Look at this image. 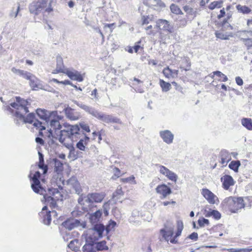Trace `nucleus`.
I'll return each instance as SVG.
<instances>
[{
    "label": "nucleus",
    "instance_id": "obj_60",
    "mask_svg": "<svg viewBox=\"0 0 252 252\" xmlns=\"http://www.w3.org/2000/svg\"><path fill=\"white\" fill-rule=\"evenodd\" d=\"M57 0H51L49 3V6L45 9V12L49 13L53 11V8L51 7L52 3H56Z\"/></svg>",
    "mask_w": 252,
    "mask_h": 252
},
{
    "label": "nucleus",
    "instance_id": "obj_45",
    "mask_svg": "<svg viewBox=\"0 0 252 252\" xmlns=\"http://www.w3.org/2000/svg\"><path fill=\"white\" fill-rule=\"evenodd\" d=\"M154 19L153 15L143 16L141 18L142 25L148 24L150 21Z\"/></svg>",
    "mask_w": 252,
    "mask_h": 252
},
{
    "label": "nucleus",
    "instance_id": "obj_33",
    "mask_svg": "<svg viewBox=\"0 0 252 252\" xmlns=\"http://www.w3.org/2000/svg\"><path fill=\"white\" fill-rule=\"evenodd\" d=\"M51 211H49L48 212H46V214H44V215H40L41 217H43V222L46 225H50L51 221ZM52 213L56 214V212L55 211H52Z\"/></svg>",
    "mask_w": 252,
    "mask_h": 252
},
{
    "label": "nucleus",
    "instance_id": "obj_9",
    "mask_svg": "<svg viewBox=\"0 0 252 252\" xmlns=\"http://www.w3.org/2000/svg\"><path fill=\"white\" fill-rule=\"evenodd\" d=\"M105 197L103 192L89 193L85 197L86 203L92 204L94 203H100Z\"/></svg>",
    "mask_w": 252,
    "mask_h": 252
},
{
    "label": "nucleus",
    "instance_id": "obj_59",
    "mask_svg": "<svg viewBox=\"0 0 252 252\" xmlns=\"http://www.w3.org/2000/svg\"><path fill=\"white\" fill-rule=\"evenodd\" d=\"M80 194H81V195L78 199V202L80 205H84L85 204V202H85L86 198H85V197L86 196H83V194L82 193Z\"/></svg>",
    "mask_w": 252,
    "mask_h": 252
},
{
    "label": "nucleus",
    "instance_id": "obj_49",
    "mask_svg": "<svg viewBox=\"0 0 252 252\" xmlns=\"http://www.w3.org/2000/svg\"><path fill=\"white\" fill-rule=\"evenodd\" d=\"M14 7H12V10L9 13V16L10 17H14L15 18L18 16V14L20 11V4L19 3H18V5L17 6V8L15 11V12L14 11Z\"/></svg>",
    "mask_w": 252,
    "mask_h": 252
},
{
    "label": "nucleus",
    "instance_id": "obj_32",
    "mask_svg": "<svg viewBox=\"0 0 252 252\" xmlns=\"http://www.w3.org/2000/svg\"><path fill=\"white\" fill-rule=\"evenodd\" d=\"M68 247L72 251L76 252L80 247V244L78 239H75L71 241L68 245Z\"/></svg>",
    "mask_w": 252,
    "mask_h": 252
},
{
    "label": "nucleus",
    "instance_id": "obj_57",
    "mask_svg": "<svg viewBox=\"0 0 252 252\" xmlns=\"http://www.w3.org/2000/svg\"><path fill=\"white\" fill-rule=\"evenodd\" d=\"M194 241H196L198 239V234L196 232H193L187 238Z\"/></svg>",
    "mask_w": 252,
    "mask_h": 252
},
{
    "label": "nucleus",
    "instance_id": "obj_51",
    "mask_svg": "<svg viewBox=\"0 0 252 252\" xmlns=\"http://www.w3.org/2000/svg\"><path fill=\"white\" fill-rule=\"evenodd\" d=\"M162 72L164 75L167 78H170L172 76V70L170 69L168 67L165 68L163 70Z\"/></svg>",
    "mask_w": 252,
    "mask_h": 252
},
{
    "label": "nucleus",
    "instance_id": "obj_3",
    "mask_svg": "<svg viewBox=\"0 0 252 252\" xmlns=\"http://www.w3.org/2000/svg\"><path fill=\"white\" fill-rule=\"evenodd\" d=\"M16 102H12L10 106L16 109L14 116L17 118L15 120L16 124H19V121L24 123L33 124L36 119H35V114L33 113H29L26 117L24 115L29 112L28 105L31 104L28 100H25L19 96L16 97Z\"/></svg>",
    "mask_w": 252,
    "mask_h": 252
},
{
    "label": "nucleus",
    "instance_id": "obj_23",
    "mask_svg": "<svg viewBox=\"0 0 252 252\" xmlns=\"http://www.w3.org/2000/svg\"><path fill=\"white\" fill-rule=\"evenodd\" d=\"M95 243L92 240L89 241V239L86 238V244L83 247L84 252H96Z\"/></svg>",
    "mask_w": 252,
    "mask_h": 252
},
{
    "label": "nucleus",
    "instance_id": "obj_54",
    "mask_svg": "<svg viewBox=\"0 0 252 252\" xmlns=\"http://www.w3.org/2000/svg\"><path fill=\"white\" fill-rule=\"evenodd\" d=\"M38 166L39 168L43 170V174H46L48 169V166L44 164V162L42 163H38Z\"/></svg>",
    "mask_w": 252,
    "mask_h": 252
},
{
    "label": "nucleus",
    "instance_id": "obj_21",
    "mask_svg": "<svg viewBox=\"0 0 252 252\" xmlns=\"http://www.w3.org/2000/svg\"><path fill=\"white\" fill-rule=\"evenodd\" d=\"M201 193L210 204H214L215 203L214 194L207 189H202Z\"/></svg>",
    "mask_w": 252,
    "mask_h": 252
},
{
    "label": "nucleus",
    "instance_id": "obj_18",
    "mask_svg": "<svg viewBox=\"0 0 252 252\" xmlns=\"http://www.w3.org/2000/svg\"><path fill=\"white\" fill-rule=\"evenodd\" d=\"M160 136L163 141L168 144H171L174 139V135L168 130L160 131Z\"/></svg>",
    "mask_w": 252,
    "mask_h": 252
},
{
    "label": "nucleus",
    "instance_id": "obj_52",
    "mask_svg": "<svg viewBox=\"0 0 252 252\" xmlns=\"http://www.w3.org/2000/svg\"><path fill=\"white\" fill-rule=\"evenodd\" d=\"M168 179L175 183H176L178 179V176L173 172L171 171L168 175Z\"/></svg>",
    "mask_w": 252,
    "mask_h": 252
},
{
    "label": "nucleus",
    "instance_id": "obj_42",
    "mask_svg": "<svg viewBox=\"0 0 252 252\" xmlns=\"http://www.w3.org/2000/svg\"><path fill=\"white\" fill-rule=\"evenodd\" d=\"M191 19H193V17H189V16H186V18H184L179 20V26L180 27L186 26L188 24L189 21H191Z\"/></svg>",
    "mask_w": 252,
    "mask_h": 252
},
{
    "label": "nucleus",
    "instance_id": "obj_39",
    "mask_svg": "<svg viewBox=\"0 0 252 252\" xmlns=\"http://www.w3.org/2000/svg\"><path fill=\"white\" fill-rule=\"evenodd\" d=\"M159 84L163 92H167L170 90L171 88V84L169 83L166 82L163 80H160Z\"/></svg>",
    "mask_w": 252,
    "mask_h": 252
},
{
    "label": "nucleus",
    "instance_id": "obj_55",
    "mask_svg": "<svg viewBox=\"0 0 252 252\" xmlns=\"http://www.w3.org/2000/svg\"><path fill=\"white\" fill-rule=\"evenodd\" d=\"M123 194V192L122 190V188L117 189L113 193V197H117L118 198V196H121Z\"/></svg>",
    "mask_w": 252,
    "mask_h": 252
},
{
    "label": "nucleus",
    "instance_id": "obj_25",
    "mask_svg": "<svg viewBox=\"0 0 252 252\" xmlns=\"http://www.w3.org/2000/svg\"><path fill=\"white\" fill-rule=\"evenodd\" d=\"M144 3L154 9H156L157 7H165L164 3L161 0H146L144 1Z\"/></svg>",
    "mask_w": 252,
    "mask_h": 252
},
{
    "label": "nucleus",
    "instance_id": "obj_58",
    "mask_svg": "<svg viewBox=\"0 0 252 252\" xmlns=\"http://www.w3.org/2000/svg\"><path fill=\"white\" fill-rule=\"evenodd\" d=\"M243 40L245 45L248 46H252V38H243Z\"/></svg>",
    "mask_w": 252,
    "mask_h": 252
},
{
    "label": "nucleus",
    "instance_id": "obj_46",
    "mask_svg": "<svg viewBox=\"0 0 252 252\" xmlns=\"http://www.w3.org/2000/svg\"><path fill=\"white\" fill-rule=\"evenodd\" d=\"M213 75L211 77L212 78H213L214 75H216L219 77H222V78H223L222 81L223 82H226L228 80L227 77L220 71H214V72H213Z\"/></svg>",
    "mask_w": 252,
    "mask_h": 252
},
{
    "label": "nucleus",
    "instance_id": "obj_11",
    "mask_svg": "<svg viewBox=\"0 0 252 252\" xmlns=\"http://www.w3.org/2000/svg\"><path fill=\"white\" fill-rule=\"evenodd\" d=\"M66 182V185L68 186V188L70 189V191H74L78 195L81 193L82 189L76 177H72Z\"/></svg>",
    "mask_w": 252,
    "mask_h": 252
},
{
    "label": "nucleus",
    "instance_id": "obj_17",
    "mask_svg": "<svg viewBox=\"0 0 252 252\" xmlns=\"http://www.w3.org/2000/svg\"><path fill=\"white\" fill-rule=\"evenodd\" d=\"M221 181L222 182L223 188L227 190L230 186L234 185L235 182L233 178L228 175H225L220 178Z\"/></svg>",
    "mask_w": 252,
    "mask_h": 252
},
{
    "label": "nucleus",
    "instance_id": "obj_12",
    "mask_svg": "<svg viewBox=\"0 0 252 252\" xmlns=\"http://www.w3.org/2000/svg\"><path fill=\"white\" fill-rule=\"evenodd\" d=\"M156 27L160 30L167 32L169 33L172 32L173 27L167 20L158 19L156 22Z\"/></svg>",
    "mask_w": 252,
    "mask_h": 252
},
{
    "label": "nucleus",
    "instance_id": "obj_61",
    "mask_svg": "<svg viewBox=\"0 0 252 252\" xmlns=\"http://www.w3.org/2000/svg\"><path fill=\"white\" fill-rule=\"evenodd\" d=\"M80 125L83 130L88 132L90 131L89 126L88 125L84 123H80Z\"/></svg>",
    "mask_w": 252,
    "mask_h": 252
},
{
    "label": "nucleus",
    "instance_id": "obj_41",
    "mask_svg": "<svg viewBox=\"0 0 252 252\" xmlns=\"http://www.w3.org/2000/svg\"><path fill=\"white\" fill-rule=\"evenodd\" d=\"M184 11L188 14L189 17H194L195 16L194 11L191 7L189 5H185L183 7Z\"/></svg>",
    "mask_w": 252,
    "mask_h": 252
},
{
    "label": "nucleus",
    "instance_id": "obj_30",
    "mask_svg": "<svg viewBox=\"0 0 252 252\" xmlns=\"http://www.w3.org/2000/svg\"><path fill=\"white\" fill-rule=\"evenodd\" d=\"M236 198L233 197H229L226 198L222 202V204L226 208H228L229 210H231L233 205L235 204V201Z\"/></svg>",
    "mask_w": 252,
    "mask_h": 252
},
{
    "label": "nucleus",
    "instance_id": "obj_63",
    "mask_svg": "<svg viewBox=\"0 0 252 252\" xmlns=\"http://www.w3.org/2000/svg\"><path fill=\"white\" fill-rule=\"evenodd\" d=\"M35 140L37 143L41 145H43L44 144V141L40 137H36Z\"/></svg>",
    "mask_w": 252,
    "mask_h": 252
},
{
    "label": "nucleus",
    "instance_id": "obj_27",
    "mask_svg": "<svg viewBox=\"0 0 252 252\" xmlns=\"http://www.w3.org/2000/svg\"><path fill=\"white\" fill-rule=\"evenodd\" d=\"M29 80L30 85L33 90L41 89L42 88L43 86L40 81L34 75H32Z\"/></svg>",
    "mask_w": 252,
    "mask_h": 252
},
{
    "label": "nucleus",
    "instance_id": "obj_2",
    "mask_svg": "<svg viewBox=\"0 0 252 252\" xmlns=\"http://www.w3.org/2000/svg\"><path fill=\"white\" fill-rule=\"evenodd\" d=\"M59 116H57L52 117L49 122V125H47L49 126V129H48L49 137L51 136L53 138L58 140L61 143L63 142L67 137L77 134V132L80 129L78 125H68L67 127H65L66 128L62 129V126L57 120Z\"/></svg>",
    "mask_w": 252,
    "mask_h": 252
},
{
    "label": "nucleus",
    "instance_id": "obj_14",
    "mask_svg": "<svg viewBox=\"0 0 252 252\" xmlns=\"http://www.w3.org/2000/svg\"><path fill=\"white\" fill-rule=\"evenodd\" d=\"M156 192L162 195L161 199L165 198L167 195L172 193L171 189L165 184L158 185L156 189Z\"/></svg>",
    "mask_w": 252,
    "mask_h": 252
},
{
    "label": "nucleus",
    "instance_id": "obj_13",
    "mask_svg": "<svg viewBox=\"0 0 252 252\" xmlns=\"http://www.w3.org/2000/svg\"><path fill=\"white\" fill-rule=\"evenodd\" d=\"M66 117L71 121L78 120L80 117V113L75 111L74 109L67 106L63 109Z\"/></svg>",
    "mask_w": 252,
    "mask_h": 252
},
{
    "label": "nucleus",
    "instance_id": "obj_37",
    "mask_svg": "<svg viewBox=\"0 0 252 252\" xmlns=\"http://www.w3.org/2000/svg\"><path fill=\"white\" fill-rule=\"evenodd\" d=\"M82 131H81V133ZM84 133H81L80 137L83 136ZM80 140L76 144V147L79 149L81 151H85L86 149V146L87 145L86 143H85V141H83L82 138H80Z\"/></svg>",
    "mask_w": 252,
    "mask_h": 252
},
{
    "label": "nucleus",
    "instance_id": "obj_43",
    "mask_svg": "<svg viewBox=\"0 0 252 252\" xmlns=\"http://www.w3.org/2000/svg\"><path fill=\"white\" fill-rule=\"evenodd\" d=\"M116 225V222L112 220H110L109 221L108 223L106 226V227H105V230H106V232L107 234H108L111 229L113 228Z\"/></svg>",
    "mask_w": 252,
    "mask_h": 252
},
{
    "label": "nucleus",
    "instance_id": "obj_64",
    "mask_svg": "<svg viewBox=\"0 0 252 252\" xmlns=\"http://www.w3.org/2000/svg\"><path fill=\"white\" fill-rule=\"evenodd\" d=\"M225 15V11L224 8H223L222 9H221L220 10V13L219 15H218V18L219 19H220L221 18L223 17Z\"/></svg>",
    "mask_w": 252,
    "mask_h": 252
},
{
    "label": "nucleus",
    "instance_id": "obj_29",
    "mask_svg": "<svg viewBox=\"0 0 252 252\" xmlns=\"http://www.w3.org/2000/svg\"><path fill=\"white\" fill-rule=\"evenodd\" d=\"M206 217H213L215 219L218 220L221 218L220 213L217 210L209 209V210H205L204 213Z\"/></svg>",
    "mask_w": 252,
    "mask_h": 252
},
{
    "label": "nucleus",
    "instance_id": "obj_56",
    "mask_svg": "<svg viewBox=\"0 0 252 252\" xmlns=\"http://www.w3.org/2000/svg\"><path fill=\"white\" fill-rule=\"evenodd\" d=\"M216 36L217 38L221 39H228V38L227 37L226 35H224L222 32H216Z\"/></svg>",
    "mask_w": 252,
    "mask_h": 252
},
{
    "label": "nucleus",
    "instance_id": "obj_20",
    "mask_svg": "<svg viewBox=\"0 0 252 252\" xmlns=\"http://www.w3.org/2000/svg\"><path fill=\"white\" fill-rule=\"evenodd\" d=\"M245 207L244 200L242 197L236 198L235 201V204L233 205V207L231 209L230 211L232 213H237L240 210Z\"/></svg>",
    "mask_w": 252,
    "mask_h": 252
},
{
    "label": "nucleus",
    "instance_id": "obj_50",
    "mask_svg": "<svg viewBox=\"0 0 252 252\" xmlns=\"http://www.w3.org/2000/svg\"><path fill=\"white\" fill-rule=\"evenodd\" d=\"M156 166L158 169V171L162 175L165 174L166 171H167L168 169L163 165L159 164H156Z\"/></svg>",
    "mask_w": 252,
    "mask_h": 252
},
{
    "label": "nucleus",
    "instance_id": "obj_48",
    "mask_svg": "<svg viewBox=\"0 0 252 252\" xmlns=\"http://www.w3.org/2000/svg\"><path fill=\"white\" fill-rule=\"evenodd\" d=\"M170 9L172 13L176 14H179L180 13H182V11L179 7L174 4H172L170 5Z\"/></svg>",
    "mask_w": 252,
    "mask_h": 252
},
{
    "label": "nucleus",
    "instance_id": "obj_5",
    "mask_svg": "<svg viewBox=\"0 0 252 252\" xmlns=\"http://www.w3.org/2000/svg\"><path fill=\"white\" fill-rule=\"evenodd\" d=\"M81 130L79 129V131L77 132V134L72 135L71 136L67 137L63 140V142H61L64 147L67 148L69 150V155L68 158L70 159L71 160H74L78 158L79 152L76 151L74 147L73 146V141H76L78 138H80Z\"/></svg>",
    "mask_w": 252,
    "mask_h": 252
},
{
    "label": "nucleus",
    "instance_id": "obj_7",
    "mask_svg": "<svg viewBox=\"0 0 252 252\" xmlns=\"http://www.w3.org/2000/svg\"><path fill=\"white\" fill-rule=\"evenodd\" d=\"M105 230V226L102 224L94 225L90 231L92 234L87 237L89 241L92 240L95 243L99 238H102V234Z\"/></svg>",
    "mask_w": 252,
    "mask_h": 252
},
{
    "label": "nucleus",
    "instance_id": "obj_24",
    "mask_svg": "<svg viewBox=\"0 0 252 252\" xmlns=\"http://www.w3.org/2000/svg\"><path fill=\"white\" fill-rule=\"evenodd\" d=\"M183 223L181 220H178L177 221V231L176 232L175 236L173 238H169V241L170 243L172 244H176L178 241L176 238L181 235L182 231L183 229Z\"/></svg>",
    "mask_w": 252,
    "mask_h": 252
},
{
    "label": "nucleus",
    "instance_id": "obj_15",
    "mask_svg": "<svg viewBox=\"0 0 252 252\" xmlns=\"http://www.w3.org/2000/svg\"><path fill=\"white\" fill-rule=\"evenodd\" d=\"M99 120L109 124V123H117V124H122L120 119L113 116L112 115H107L104 113H101Z\"/></svg>",
    "mask_w": 252,
    "mask_h": 252
},
{
    "label": "nucleus",
    "instance_id": "obj_22",
    "mask_svg": "<svg viewBox=\"0 0 252 252\" xmlns=\"http://www.w3.org/2000/svg\"><path fill=\"white\" fill-rule=\"evenodd\" d=\"M56 68L54 70L53 73L62 72L65 73V70L64 69V65L62 57L60 55L57 56Z\"/></svg>",
    "mask_w": 252,
    "mask_h": 252
},
{
    "label": "nucleus",
    "instance_id": "obj_47",
    "mask_svg": "<svg viewBox=\"0 0 252 252\" xmlns=\"http://www.w3.org/2000/svg\"><path fill=\"white\" fill-rule=\"evenodd\" d=\"M198 224L200 227H204L205 225H208L209 224V221L208 219L202 218L199 219L198 221Z\"/></svg>",
    "mask_w": 252,
    "mask_h": 252
},
{
    "label": "nucleus",
    "instance_id": "obj_44",
    "mask_svg": "<svg viewBox=\"0 0 252 252\" xmlns=\"http://www.w3.org/2000/svg\"><path fill=\"white\" fill-rule=\"evenodd\" d=\"M222 29L223 30H232L233 27L229 23L227 20H224L222 22Z\"/></svg>",
    "mask_w": 252,
    "mask_h": 252
},
{
    "label": "nucleus",
    "instance_id": "obj_36",
    "mask_svg": "<svg viewBox=\"0 0 252 252\" xmlns=\"http://www.w3.org/2000/svg\"><path fill=\"white\" fill-rule=\"evenodd\" d=\"M241 165V163L239 160H233L230 162L228 167L231 170H233L235 172L238 171L239 166Z\"/></svg>",
    "mask_w": 252,
    "mask_h": 252
},
{
    "label": "nucleus",
    "instance_id": "obj_26",
    "mask_svg": "<svg viewBox=\"0 0 252 252\" xmlns=\"http://www.w3.org/2000/svg\"><path fill=\"white\" fill-rule=\"evenodd\" d=\"M221 158L220 163L226 166L227 163L231 159V157L228 151L225 150H221L220 152Z\"/></svg>",
    "mask_w": 252,
    "mask_h": 252
},
{
    "label": "nucleus",
    "instance_id": "obj_1",
    "mask_svg": "<svg viewBox=\"0 0 252 252\" xmlns=\"http://www.w3.org/2000/svg\"><path fill=\"white\" fill-rule=\"evenodd\" d=\"M28 177L32 181L31 188L33 191L36 193L43 195L44 200L50 207L55 208L57 205L56 201L63 200V196L58 189L49 188H48L49 194L46 193V190L41 185L39 180L41 174L39 171H36L33 176H32L31 172Z\"/></svg>",
    "mask_w": 252,
    "mask_h": 252
},
{
    "label": "nucleus",
    "instance_id": "obj_16",
    "mask_svg": "<svg viewBox=\"0 0 252 252\" xmlns=\"http://www.w3.org/2000/svg\"><path fill=\"white\" fill-rule=\"evenodd\" d=\"M65 73L71 80H76L78 82L83 81V77L82 75L77 70H70L68 69H65Z\"/></svg>",
    "mask_w": 252,
    "mask_h": 252
},
{
    "label": "nucleus",
    "instance_id": "obj_19",
    "mask_svg": "<svg viewBox=\"0 0 252 252\" xmlns=\"http://www.w3.org/2000/svg\"><path fill=\"white\" fill-rule=\"evenodd\" d=\"M102 211L98 210L90 215V222L92 223L93 226H94V225L99 224L98 222L102 216Z\"/></svg>",
    "mask_w": 252,
    "mask_h": 252
},
{
    "label": "nucleus",
    "instance_id": "obj_38",
    "mask_svg": "<svg viewBox=\"0 0 252 252\" xmlns=\"http://www.w3.org/2000/svg\"><path fill=\"white\" fill-rule=\"evenodd\" d=\"M95 247L96 250L99 251H101L103 250H108V248L106 245V242L105 241H102L99 242H97V241L95 243Z\"/></svg>",
    "mask_w": 252,
    "mask_h": 252
},
{
    "label": "nucleus",
    "instance_id": "obj_53",
    "mask_svg": "<svg viewBox=\"0 0 252 252\" xmlns=\"http://www.w3.org/2000/svg\"><path fill=\"white\" fill-rule=\"evenodd\" d=\"M52 81L56 83L62 84H63L65 85H72V83L69 80H68L60 81L58 80H57V79L54 78L52 79Z\"/></svg>",
    "mask_w": 252,
    "mask_h": 252
},
{
    "label": "nucleus",
    "instance_id": "obj_28",
    "mask_svg": "<svg viewBox=\"0 0 252 252\" xmlns=\"http://www.w3.org/2000/svg\"><path fill=\"white\" fill-rule=\"evenodd\" d=\"M11 71L13 73L17 74L20 75V76H22L23 78H25L27 80H30V79L32 75V74L30 72H28L26 71H24L23 70L16 69L15 67H12L11 69Z\"/></svg>",
    "mask_w": 252,
    "mask_h": 252
},
{
    "label": "nucleus",
    "instance_id": "obj_8",
    "mask_svg": "<svg viewBox=\"0 0 252 252\" xmlns=\"http://www.w3.org/2000/svg\"><path fill=\"white\" fill-rule=\"evenodd\" d=\"M62 225L66 229L71 230L75 228H85L86 223L85 221L75 219H68L62 223Z\"/></svg>",
    "mask_w": 252,
    "mask_h": 252
},
{
    "label": "nucleus",
    "instance_id": "obj_35",
    "mask_svg": "<svg viewBox=\"0 0 252 252\" xmlns=\"http://www.w3.org/2000/svg\"><path fill=\"white\" fill-rule=\"evenodd\" d=\"M242 125L248 130H252V120L250 118H243L241 120Z\"/></svg>",
    "mask_w": 252,
    "mask_h": 252
},
{
    "label": "nucleus",
    "instance_id": "obj_4",
    "mask_svg": "<svg viewBox=\"0 0 252 252\" xmlns=\"http://www.w3.org/2000/svg\"><path fill=\"white\" fill-rule=\"evenodd\" d=\"M37 116L39 118L44 122H42L38 120H36L33 123V126L36 127H40V130H45L46 126L48 125V123L52 117L57 116V111H49L45 109H37L36 111Z\"/></svg>",
    "mask_w": 252,
    "mask_h": 252
},
{
    "label": "nucleus",
    "instance_id": "obj_10",
    "mask_svg": "<svg viewBox=\"0 0 252 252\" xmlns=\"http://www.w3.org/2000/svg\"><path fill=\"white\" fill-rule=\"evenodd\" d=\"M72 102L86 112L99 120L102 113L98 112L94 108L85 105L82 102H79L75 100H72Z\"/></svg>",
    "mask_w": 252,
    "mask_h": 252
},
{
    "label": "nucleus",
    "instance_id": "obj_34",
    "mask_svg": "<svg viewBox=\"0 0 252 252\" xmlns=\"http://www.w3.org/2000/svg\"><path fill=\"white\" fill-rule=\"evenodd\" d=\"M160 231L162 234L163 237L167 241H169V238L172 237L174 234L173 228L167 230H166L165 229H161Z\"/></svg>",
    "mask_w": 252,
    "mask_h": 252
},
{
    "label": "nucleus",
    "instance_id": "obj_6",
    "mask_svg": "<svg viewBox=\"0 0 252 252\" xmlns=\"http://www.w3.org/2000/svg\"><path fill=\"white\" fill-rule=\"evenodd\" d=\"M47 0H38L33 1L29 5L30 12L34 15H38L44 10L45 11Z\"/></svg>",
    "mask_w": 252,
    "mask_h": 252
},
{
    "label": "nucleus",
    "instance_id": "obj_62",
    "mask_svg": "<svg viewBox=\"0 0 252 252\" xmlns=\"http://www.w3.org/2000/svg\"><path fill=\"white\" fill-rule=\"evenodd\" d=\"M235 81L237 84L239 86H242L243 84V81L240 77H236L235 78Z\"/></svg>",
    "mask_w": 252,
    "mask_h": 252
},
{
    "label": "nucleus",
    "instance_id": "obj_31",
    "mask_svg": "<svg viewBox=\"0 0 252 252\" xmlns=\"http://www.w3.org/2000/svg\"><path fill=\"white\" fill-rule=\"evenodd\" d=\"M236 7L238 12L241 13L243 14H248L252 11V9L246 5L238 4Z\"/></svg>",
    "mask_w": 252,
    "mask_h": 252
},
{
    "label": "nucleus",
    "instance_id": "obj_40",
    "mask_svg": "<svg viewBox=\"0 0 252 252\" xmlns=\"http://www.w3.org/2000/svg\"><path fill=\"white\" fill-rule=\"evenodd\" d=\"M222 0L215 1L210 3L208 7L211 10L214 9L216 8H220L222 6Z\"/></svg>",
    "mask_w": 252,
    "mask_h": 252
}]
</instances>
